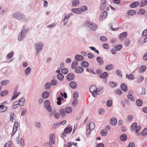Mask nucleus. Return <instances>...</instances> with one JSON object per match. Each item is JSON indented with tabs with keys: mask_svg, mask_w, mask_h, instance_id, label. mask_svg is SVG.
Segmentation results:
<instances>
[{
	"mask_svg": "<svg viewBox=\"0 0 147 147\" xmlns=\"http://www.w3.org/2000/svg\"><path fill=\"white\" fill-rule=\"evenodd\" d=\"M13 17L19 20L25 22H27L28 20L25 16V15L22 13L19 12H16L13 13Z\"/></svg>",
	"mask_w": 147,
	"mask_h": 147,
	"instance_id": "obj_1",
	"label": "nucleus"
},
{
	"mask_svg": "<svg viewBox=\"0 0 147 147\" xmlns=\"http://www.w3.org/2000/svg\"><path fill=\"white\" fill-rule=\"evenodd\" d=\"M84 25L85 26L89 28L90 30L93 31L96 30L98 27L97 25L89 21H86L84 22Z\"/></svg>",
	"mask_w": 147,
	"mask_h": 147,
	"instance_id": "obj_2",
	"label": "nucleus"
},
{
	"mask_svg": "<svg viewBox=\"0 0 147 147\" xmlns=\"http://www.w3.org/2000/svg\"><path fill=\"white\" fill-rule=\"evenodd\" d=\"M28 30L25 28L24 26L22 28L21 32L19 34L18 36V40L19 41L22 40L26 36Z\"/></svg>",
	"mask_w": 147,
	"mask_h": 147,
	"instance_id": "obj_3",
	"label": "nucleus"
},
{
	"mask_svg": "<svg viewBox=\"0 0 147 147\" xmlns=\"http://www.w3.org/2000/svg\"><path fill=\"white\" fill-rule=\"evenodd\" d=\"M43 46V44L41 42H37L35 43L34 47L36 49L37 52V54L42 51Z\"/></svg>",
	"mask_w": 147,
	"mask_h": 147,
	"instance_id": "obj_4",
	"label": "nucleus"
},
{
	"mask_svg": "<svg viewBox=\"0 0 147 147\" xmlns=\"http://www.w3.org/2000/svg\"><path fill=\"white\" fill-rule=\"evenodd\" d=\"M72 129L71 125H69L66 127L64 130V132L62 133L61 137L63 138L66 136V134L71 132Z\"/></svg>",
	"mask_w": 147,
	"mask_h": 147,
	"instance_id": "obj_5",
	"label": "nucleus"
},
{
	"mask_svg": "<svg viewBox=\"0 0 147 147\" xmlns=\"http://www.w3.org/2000/svg\"><path fill=\"white\" fill-rule=\"evenodd\" d=\"M89 90L90 92L92 93L94 97H96L97 94H98L97 92L96 87L95 85L91 86Z\"/></svg>",
	"mask_w": 147,
	"mask_h": 147,
	"instance_id": "obj_6",
	"label": "nucleus"
},
{
	"mask_svg": "<svg viewBox=\"0 0 147 147\" xmlns=\"http://www.w3.org/2000/svg\"><path fill=\"white\" fill-rule=\"evenodd\" d=\"M50 102L49 100H47L44 102V106L45 108L47 110V111L49 112H51L52 108L50 106Z\"/></svg>",
	"mask_w": 147,
	"mask_h": 147,
	"instance_id": "obj_7",
	"label": "nucleus"
},
{
	"mask_svg": "<svg viewBox=\"0 0 147 147\" xmlns=\"http://www.w3.org/2000/svg\"><path fill=\"white\" fill-rule=\"evenodd\" d=\"M55 138L54 134L53 133L49 135V142L47 144H48L50 146L52 147V144H54Z\"/></svg>",
	"mask_w": 147,
	"mask_h": 147,
	"instance_id": "obj_8",
	"label": "nucleus"
},
{
	"mask_svg": "<svg viewBox=\"0 0 147 147\" xmlns=\"http://www.w3.org/2000/svg\"><path fill=\"white\" fill-rule=\"evenodd\" d=\"M18 123L15 121L13 125V130L11 134V136H13L17 131L18 129Z\"/></svg>",
	"mask_w": 147,
	"mask_h": 147,
	"instance_id": "obj_9",
	"label": "nucleus"
},
{
	"mask_svg": "<svg viewBox=\"0 0 147 147\" xmlns=\"http://www.w3.org/2000/svg\"><path fill=\"white\" fill-rule=\"evenodd\" d=\"M75 69L74 72L77 74L81 73L84 71V68L81 66L78 67Z\"/></svg>",
	"mask_w": 147,
	"mask_h": 147,
	"instance_id": "obj_10",
	"label": "nucleus"
},
{
	"mask_svg": "<svg viewBox=\"0 0 147 147\" xmlns=\"http://www.w3.org/2000/svg\"><path fill=\"white\" fill-rule=\"evenodd\" d=\"M71 11L77 14H80L82 13V11L80 8H73L71 10Z\"/></svg>",
	"mask_w": 147,
	"mask_h": 147,
	"instance_id": "obj_11",
	"label": "nucleus"
},
{
	"mask_svg": "<svg viewBox=\"0 0 147 147\" xmlns=\"http://www.w3.org/2000/svg\"><path fill=\"white\" fill-rule=\"evenodd\" d=\"M107 0H101L100 5V8L102 10L105 9L106 5Z\"/></svg>",
	"mask_w": 147,
	"mask_h": 147,
	"instance_id": "obj_12",
	"label": "nucleus"
},
{
	"mask_svg": "<svg viewBox=\"0 0 147 147\" xmlns=\"http://www.w3.org/2000/svg\"><path fill=\"white\" fill-rule=\"evenodd\" d=\"M96 61L98 62V65H101L104 64V61L102 58L100 57H98L96 58Z\"/></svg>",
	"mask_w": 147,
	"mask_h": 147,
	"instance_id": "obj_13",
	"label": "nucleus"
},
{
	"mask_svg": "<svg viewBox=\"0 0 147 147\" xmlns=\"http://www.w3.org/2000/svg\"><path fill=\"white\" fill-rule=\"evenodd\" d=\"M127 35V32H124L121 34L119 36V39L120 40H123L126 37Z\"/></svg>",
	"mask_w": 147,
	"mask_h": 147,
	"instance_id": "obj_14",
	"label": "nucleus"
},
{
	"mask_svg": "<svg viewBox=\"0 0 147 147\" xmlns=\"http://www.w3.org/2000/svg\"><path fill=\"white\" fill-rule=\"evenodd\" d=\"M69 85L72 88L75 89L77 87V84L74 81H71L69 83Z\"/></svg>",
	"mask_w": 147,
	"mask_h": 147,
	"instance_id": "obj_15",
	"label": "nucleus"
},
{
	"mask_svg": "<svg viewBox=\"0 0 147 147\" xmlns=\"http://www.w3.org/2000/svg\"><path fill=\"white\" fill-rule=\"evenodd\" d=\"M110 123L112 125H115L117 124V120L115 117L112 118L110 120Z\"/></svg>",
	"mask_w": 147,
	"mask_h": 147,
	"instance_id": "obj_16",
	"label": "nucleus"
},
{
	"mask_svg": "<svg viewBox=\"0 0 147 147\" xmlns=\"http://www.w3.org/2000/svg\"><path fill=\"white\" fill-rule=\"evenodd\" d=\"M74 77V75L73 73L69 74L67 76V79L68 81H71L73 79Z\"/></svg>",
	"mask_w": 147,
	"mask_h": 147,
	"instance_id": "obj_17",
	"label": "nucleus"
},
{
	"mask_svg": "<svg viewBox=\"0 0 147 147\" xmlns=\"http://www.w3.org/2000/svg\"><path fill=\"white\" fill-rule=\"evenodd\" d=\"M107 14V11H104L102 13L100 14L99 17V20L100 21L102 20L106 16Z\"/></svg>",
	"mask_w": 147,
	"mask_h": 147,
	"instance_id": "obj_18",
	"label": "nucleus"
},
{
	"mask_svg": "<svg viewBox=\"0 0 147 147\" xmlns=\"http://www.w3.org/2000/svg\"><path fill=\"white\" fill-rule=\"evenodd\" d=\"M25 100L24 97L21 98L19 100V105L22 106H23L25 103Z\"/></svg>",
	"mask_w": 147,
	"mask_h": 147,
	"instance_id": "obj_19",
	"label": "nucleus"
},
{
	"mask_svg": "<svg viewBox=\"0 0 147 147\" xmlns=\"http://www.w3.org/2000/svg\"><path fill=\"white\" fill-rule=\"evenodd\" d=\"M139 5V3L137 1L132 3L130 5L131 8H134L137 7Z\"/></svg>",
	"mask_w": 147,
	"mask_h": 147,
	"instance_id": "obj_20",
	"label": "nucleus"
},
{
	"mask_svg": "<svg viewBox=\"0 0 147 147\" xmlns=\"http://www.w3.org/2000/svg\"><path fill=\"white\" fill-rule=\"evenodd\" d=\"M75 59L78 61H82L84 59V57L81 55H77L75 56Z\"/></svg>",
	"mask_w": 147,
	"mask_h": 147,
	"instance_id": "obj_21",
	"label": "nucleus"
},
{
	"mask_svg": "<svg viewBox=\"0 0 147 147\" xmlns=\"http://www.w3.org/2000/svg\"><path fill=\"white\" fill-rule=\"evenodd\" d=\"M144 79V76L142 75H141L138 78L137 80H136V82L138 84L140 83Z\"/></svg>",
	"mask_w": 147,
	"mask_h": 147,
	"instance_id": "obj_22",
	"label": "nucleus"
},
{
	"mask_svg": "<svg viewBox=\"0 0 147 147\" xmlns=\"http://www.w3.org/2000/svg\"><path fill=\"white\" fill-rule=\"evenodd\" d=\"M51 84L49 82H47L45 84L44 88L47 90H49L51 88Z\"/></svg>",
	"mask_w": 147,
	"mask_h": 147,
	"instance_id": "obj_23",
	"label": "nucleus"
},
{
	"mask_svg": "<svg viewBox=\"0 0 147 147\" xmlns=\"http://www.w3.org/2000/svg\"><path fill=\"white\" fill-rule=\"evenodd\" d=\"M78 61L77 60H75L71 64V67L73 69H75L78 66Z\"/></svg>",
	"mask_w": 147,
	"mask_h": 147,
	"instance_id": "obj_24",
	"label": "nucleus"
},
{
	"mask_svg": "<svg viewBox=\"0 0 147 147\" xmlns=\"http://www.w3.org/2000/svg\"><path fill=\"white\" fill-rule=\"evenodd\" d=\"M133 119V116L131 115L128 116L126 119V122H131Z\"/></svg>",
	"mask_w": 147,
	"mask_h": 147,
	"instance_id": "obj_25",
	"label": "nucleus"
},
{
	"mask_svg": "<svg viewBox=\"0 0 147 147\" xmlns=\"http://www.w3.org/2000/svg\"><path fill=\"white\" fill-rule=\"evenodd\" d=\"M121 90L124 92H126L127 90V86L124 84H121Z\"/></svg>",
	"mask_w": 147,
	"mask_h": 147,
	"instance_id": "obj_26",
	"label": "nucleus"
},
{
	"mask_svg": "<svg viewBox=\"0 0 147 147\" xmlns=\"http://www.w3.org/2000/svg\"><path fill=\"white\" fill-rule=\"evenodd\" d=\"M49 96V92L47 91L44 92L42 94V97L44 98H48Z\"/></svg>",
	"mask_w": 147,
	"mask_h": 147,
	"instance_id": "obj_27",
	"label": "nucleus"
},
{
	"mask_svg": "<svg viewBox=\"0 0 147 147\" xmlns=\"http://www.w3.org/2000/svg\"><path fill=\"white\" fill-rule=\"evenodd\" d=\"M65 112L68 114L70 113L72 111V109L71 107H68L65 108Z\"/></svg>",
	"mask_w": 147,
	"mask_h": 147,
	"instance_id": "obj_28",
	"label": "nucleus"
},
{
	"mask_svg": "<svg viewBox=\"0 0 147 147\" xmlns=\"http://www.w3.org/2000/svg\"><path fill=\"white\" fill-rule=\"evenodd\" d=\"M136 13V11L134 10H130L128 11L127 14L129 15L132 16L135 15Z\"/></svg>",
	"mask_w": 147,
	"mask_h": 147,
	"instance_id": "obj_29",
	"label": "nucleus"
},
{
	"mask_svg": "<svg viewBox=\"0 0 147 147\" xmlns=\"http://www.w3.org/2000/svg\"><path fill=\"white\" fill-rule=\"evenodd\" d=\"M95 124L93 122H91L89 124V128L92 130H93L95 128Z\"/></svg>",
	"mask_w": 147,
	"mask_h": 147,
	"instance_id": "obj_30",
	"label": "nucleus"
},
{
	"mask_svg": "<svg viewBox=\"0 0 147 147\" xmlns=\"http://www.w3.org/2000/svg\"><path fill=\"white\" fill-rule=\"evenodd\" d=\"M146 5H147V0H143L140 2L139 5L141 7H142Z\"/></svg>",
	"mask_w": 147,
	"mask_h": 147,
	"instance_id": "obj_31",
	"label": "nucleus"
},
{
	"mask_svg": "<svg viewBox=\"0 0 147 147\" xmlns=\"http://www.w3.org/2000/svg\"><path fill=\"white\" fill-rule=\"evenodd\" d=\"M57 78L61 81L62 80L64 79L63 75L61 73H58L57 74Z\"/></svg>",
	"mask_w": 147,
	"mask_h": 147,
	"instance_id": "obj_32",
	"label": "nucleus"
},
{
	"mask_svg": "<svg viewBox=\"0 0 147 147\" xmlns=\"http://www.w3.org/2000/svg\"><path fill=\"white\" fill-rule=\"evenodd\" d=\"M127 98L129 100L131 101L134 102L135 100V99L134 97L131 94H128L127 96Z\"/></svg>",
	"mask_w": 147,
	"mask_h": 147,
	"instance_id": "obj_33",
	"label": "nucleus"
},
{
	"mask_svg": "<svg viewBox=\"0 0 147 147\" xmlns=\"http://www.w3.org/2000/svg\"><path fill=\"white\" fill-rule=\"evenodd\" d=\"M101 135L103 136H106L107 134V131L106 129H102L100 132Z\"/></svg>",
	"mask_w": 147,
	"mask_h": 147,
	"instance_id": "obj_34",
	"label": "nucleus"
},
{
	"mask_svg": "<svg viewBox=\"0 0 147 147\" xmlns=\"http://www.w3.org/2000/svg\"><path fill=\"white\" fill-rule=\"evenodd\" d=\"M137 105L138 107L141 106L143 102L141 99H138L136 100V102Z\"/></svg>",
	"mask_w": 147,
	"mask_h": 147,
	"instance_id": "obj_35",
	"label": "nucleus"
},
{
	"mask_svg": "<svg viewBox=\"0 0 147 147\" xmlns=\"http://www.w3.org/2000/svg\"><path fill=\"white\" fill-rule=\"evenodd\" d=\"M31 68L30 67H28L26 68V69L25 74V75L27 76H28L30 73L31 72Z\"/></svg>",
	"mask_w": 147,
	"mask_h": 147,
	"instance_id": "obj_36",
	"label": "nucleus"
},
{
	"mask_svg": "<svg viewBox=\"0 0 147 147\" xmlns=\"http://www.w3.org/2000/svg\"><path fill=\"white\" fill-rule=\"evenodd\" d=\"M146 69V67L145 65H142L140 67V71L141 73L144 72Z\"/></svg>",
	"mask_w": 147,
	"mask_h": 147,
	"instance_id": "obj_37",
	"label": "nucleus"
},
{
	"mask_svg": "<svg viewBox=\"0 0 147 147\" xmlns=\"http://www.w3.org/2000/svg\"><path fill=\"white\" fill-rule=\"evenodd\" d=\"M81 65L84 67H87L89 66V64L88 62L84 61L81 63Z\"/></svg>",
	"mask_w": 147,
	"mask_h": 147,
	"instance_id": "obj_38",
	"label": "nucleus"
},
{
	"mask_svg": "<svg viewBox=\"0 0 147 147\" xmlns=\"http://www.w3.org/2000/svg\"><path fill=\"white\" fill-rule=\"evenodd\" d=\"M8 93V91L7 90H5L0 92V95L1 96H6Z\"/></svg>",
	"mask_w": 147,
	"mask_h": 147,
	"instance_id": "obj_39",
	"label": "nucleus"
},
{
	"mask_svg": "<svg viewBox=\"0 0 147 147\" xmlns=\"http://www.w3.org/2000/svg\"><path fill=\"white\" fill-rule=\"evenodd\" d=\"M127 138V136L125 134H123L120 136V139L122 141H125Z\"/></svg>",
	"mask_w": 147,
	"mask_h": 147,
	"instance_id": "obj_40",
	"label": "nucleus"
},
{
	"mask_svg": "<svg viewBox=\"0 0 147 147\" xmlns=\"http://www.w3.org/2000/svg\"><path fill=\"white\" fill-rule=\"evenodd\" d=\"M60 114L62 116V117H64L65 115V112L64 110L63 109H61L59 111Z\"/></svg>",
	"mask_w": 147,
	"mask_h": 147,
	"instance_id": "obj_41",
	"label": "nucleus"
},
{
	"mask_svg": "<svg viewBox=\"0 0 147 147\" xmlns=\"http://www.w3.org/2000/svg\"><path fill=\"white\" fill-rule=\"evenodd\" d=\"M79 4V0H73L72 3V5L73 7L76 6Z\"/></svg>",
	"mask_w": 147,
	"mask_h": 147,
	"instance_id": "obj_42",
	"label": "nucleus"
},
{
	"mask_svg": "<svg viewBox=\"0 0 147 147\" xmlns=\"http://www.w3.org/2000/svg\"><path fill=\"white\" fill-rule=\"evenodd\" d=\"M113 65L112 64H110V65H107L105 67V69L106 70L108 71V70H111L112 69H113Z\"/></svg>",
	"mask_w": 147,
	"mask_h": 147,
	"instance_id": "obj_43",
	"label": "nucleus"
},
{
	"mask_svg": "<svg viewBox=\"0 0 147 147\" xmlns=\"http://www.w3.org/2000/svg\"><path fill=\"white\" fill-rule=\"evenodd\" d=\"M126 77L129 80H133L134 78V75L131 74L130 75L127 74L126 75Z\"/></svg>",
	"mask_w": 147,
	"mask_h": 147,
	"instance_id": "obj_44",
	"label": "nucleus"
},
{
	"mask_svg": "<svg viewBox=\"0 0 147 147\" xmlns=\"http://www.w3.org/2000/svg\"><path fill=\"white\" fill-rule=\"evenodd\" d=\"M122 48V46L121 45H118L115 46V49L116 51H118L120 50Z\"/></svg>",
	"mask_w": 147,
	"mask_h": 147,
	"instance_id": "obj_45",
	"label": "nucleus"
},
{
	"mask_svg": "<svg viewBox=\"0 0 147 147\" xmlns=\"http://www.w3.org/2000/svg\"><path fill=\"white\" fill-rule=\"evenodd\" d=\"M9 80H5L2 81L1 82V84L3 85H5L9 82Z\"/></svg>",
	"mask_w": 147,
	"mask_h": 147,
	"instance_id": "obj_46",
	"label": "nucleus"
},
{
	"mask_svg": "<svg viewBox=\"0 0 147 147\" xmlns=\"http://www.w3.org/2000/svg\"><path fill=\"white\" fill-rule=\"evenodd\" d=\"M108 75V73L107 72H104L102 75L99 76V77L100 78H106Z\"/></svg>",
	"mask_w": 147,
	"mask_h": 147,
	"instance_id": "obj_47",
	"label": "nucleus"
},
{
	"mask_svg": "<svg viewBox=\"0 0 147 147\" xmlns=\"http://www.w3.org/2000/svg\"><path fill=\"white\" fill-rule=\"evenodd\" d=\"M108 84L112 88L116 86L117 85L116 83L113 82H110Z\"/></svg>",
	"mask_w": 147,
	"mask_h": 147,
	"instance_id": "obj_48",
	"label": "nucleus"
},
{
	"mask_svg": "<svg viewBox=\"0 0 147 147\" xmlns=\"http://www.w3.org/2000/svg\"><path fill=\"white\" fill-rule=\"evenodd\" d=\"M15 118V115L13 113H11L10 114V120L13 122Z\"/></svg>",
	"mask_w": 147,
	"mask_h": 147,
	"instance_id": "obj_49",
	"label": "nucleus"
},
{
	"mask_svg": "<svg viewBox=\"0 0 147 147\" xmlns=\"http://www.w3.org/2000/svg\"><path fill=\"white\" fill-rule=\"evenodd\" d=\"M19 105V102L18 101L16 102L13 103L12 108L13 109H15L18 107V106Z\"/></svg>",
	"mask_w": 147,
	"mask_h": 147,
	"instance_id": "obj_50",
	"label": "nucleus"
},
{
	"mask_svg": "<svg viewBox=\"0 0 147 147\" xmlns=\"http://www.w3.org/2000/svg\"><path fill=\"white\" fill-rule=\"evenodd\" d=\"M50 83L51 85L53 86H55L57 84V82L56 80H53L51 81Z\"/></svg>",
	"mask_w": 147,
	"mask_h": 147,
	"instance_id": "obj_51",
	"label": "nucleus"
},
{
	"mask_svg": "<svg viewBox=\"0 0 147 147\" xmlns=\"http://www.w3.org/2000/svg\"><path fill=\"white\" fill-rule=\"evenodd\" d=\"M79 96V93L77 92H76L73 94V97L74 99H77Z\"/></svg>",
	"mask_w": 147,
	"mask_h": 147,
	"instance_id": "obj_52",
	"label": "nucleus"
},
{
	"mask_svg": "<svg viewBox=\"0 0 147 147\" xmlns=\"http://www.w3.org/2000/svg\"><path fill=\"white\" fill-rule=\"evenodd\" d=\"M61 72L64 74H66L68 72V70L66 68H64L62 69Z\"/></svg>",
	"mask_w": 147,
	"mask_h": 147,
	"instance_id": "obj_53",
	"label": "nucleus"
},
{
	"mask_svg": "<svg viewBox=\"0 0 147 147\" xmlns=\"http://www.w3.org/2000/svg\"><path fill=\"white\" fill-rule=\"evenodd\" d=\"M12 144V142L11 141H9L7 143L5 144L4 147H9Z\"/></svg>",
	"mask_w": 147,
	"mask_h": 147,
	"instance_id": "obj_54",
	"label": "nucleus"
},
{
	"mask_svg": "<svg viewBox=\"0 0 147 147\" xmlns=\"http://www.w3.org/2000/svg\"><path fill=\"white\" fill-rule=\"evenodd\" d=\"M130 44V42L128 39H126L124 41V45L125 47L128 46Z\"/></svg>",
	"mask_w": 147,
	"mask_h": 147,
	"instance_id": "obj_55",
	"label": "nucleus"
},
{
	"mask_svg": "<svg viewBox=\"0 0 147 147\" xmlns=\"http://www.w3.org/2000/svg\"><path fill=\"white\" fill-rule=\"evenodd\" d=\"M112 104V101L110 100H108L106 103L107 106L109 107H111Z\"/></svg>",
	"mask_w": 147,
	"mask_h": 147,
	"instance_id": "obj_56",
	"label": "nucleus"
},
{
	"mask_svg": "<svg viewBox=\"0 0 147 147\" xmlns=\"http://www.w3.org/2000/svg\"><path fill=\"white\" fill-rule=\"evenodd\" d=\"M57 104L58 105H60L61 103V97H58L57 98Z\"/></svg>",
	"mask_w": 147,
	"mask_h": 147,
	"instance_id": "obj_57",
	"label": "nucleus"
},
{
	"mask_svg": "<svg viewBox=\"0 0 147 147\" xmlns=\"http://www.w3.org/2000/svg\"><path fill=\"white\" fill-rule=\"evenodd\" d=\"M78 104V101L77 100V99H74V100L73 103H72V105L74 107H76L77 105Z\"/></svg>",
	"mask_w": 147,
	"mask_h": 147,
	"instance_id": "obj_58",
	"label": "nucleus"
},
{
	"mask_svg": "<svg viewBox=\"0 0 147 147\" xmlns=\"http://www.w3.org/2000/svg\"><path fill=\"white\" fill-rule=\"evenodd\" d=\"M146 92L145 88L142 87V92L140 93V94L141 95H145L146 94Z\"/></svg>",
	"mask_w": 147,
	"mask_h": 147,
	"instance_id": "obj_59",
	"label": "nucleus"
},
{
	"mask_svg": "<svg viewBox=\"0 0 147 147\" xmlns=\"http://www.w3.org/2000/svg\"><path fill=\"white\" fill-rule=\"evenodd\" d=\"M54 116L55 119H58L60 117V114L58 113L55 112L54 113Z\"/></svg>",
	"mask_w": 147,
	"mask_h": 147,
	"instance_id": "obj_60",
	"label": "nucleus"
},
{
	"mask_svg": "<svg viewBox=\"0 0 147 147\" xmlns=\"http://www.w3.org/2000/svg\"><path fill=\"white\" fill-rule=\"evenodd\" d=\"M100 39L101 41L104 42L107 40V38L105 36H102L100 37Z\"/></svg>",
	"mask_w": 147,
	"mask_h": 147,
	"instance_id": "obj_61",
	"label": "nucleus"
},
{
	"mask_svg": "<svg viewBox=\"0 0 147 147\" xmlns=\"http://www.w3.org/2000/svg\"><path fill=\"white\" fill-rule=\"evenodd\" d=\"M14 55V53L13 52H11L10 53H9L7 56V58H11L12 57V56Z\"/></svg>",
	"mask_w": 147,
	"mask_h": 147,
	"instance_id": "obj_62",
	"label": "nucleus"
},
{
	"mask_svg": "<svg viewBox=\"0 0 147 147\" xmlns=\"http://www.w3.org/2000/svg\"><path fill=\"white\" fill-rule=\"evenodd\" d=\"M142 134L143 135H145L147 134V128H146L144 129Z\"/></svg>",
	"mask_w": 147,
	"mask_h": 147,
	"instance_id": "obj_63",
	"label": "nucleus"
},
{
	"mask_svg": "<svg viewBox=\"0 0 147 147\" xmlns=\"http://www.w3.org/2000/svg\"><path fill=\"white\" fill-rule=\"evenodd\" d=\"M142 35L143 36H147V29H146L145 30H144Z\"/></svg>",
	"mask_w": 147,
	"mask_h": 147,
	"instance_id": "obj_64",
	"label": "nucleus"
}]
</instances>
